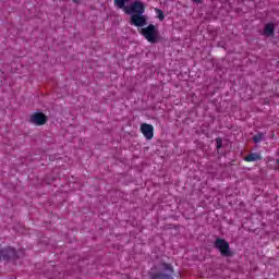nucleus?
I'll use <instances>...</instances> for the list:
<instances>
[{"label": "nucleus", "instance_id": "1a4fd4ad", "mask_svg": "<svg viewBox=\"0 0 279 279\" xmlns=\"http://www.w3.org/2000/svg\"><path fill=\"white\" fill-rule=\"evenodd\" d=\"M276 32V25H274V23H268L265 25V28H264V34L268 37H271L274 36Z\"/></svg>", "mask_w": 279, "mask_h": 279}, {"label": "nucleus", "instance_id": "6e6552de", "mask_svg": "<svg viewBox=\"0 0 279 279\" xmlns=\"http://www.w3.org/2000/svg\"><path fill=\"white\" fill-rule=\"evenodd\" d=\"M141 132L147 141H151V138H154V125L143 123L141 125Z\"/></svg>", "mask_w": 279, "mask_h": 279}, {"label": "nucleus", "instance_id": "2eb2a0df", "mask_svg": "<svg viewBox=\"0 0 279 279\" xmlns=\"http://www.w3.org/2000/svg\"><path fill=\"white\" fill-rule=\"evenodd\" d=\"M73 1V3H80V1L78 0H72Z\"/></svg>", "mask_w": 279, "mask_h": 279}, {"label": "nucleus", "instance_id": "9d476101", "mask_svg": "<svg viewBox=\"0 0 279 279\" xmlns=\"http://www.w3.org/2000/svg\"><path fill=\"white\" fill-rule=\"evenodd\" d=\"M260 159L262 157H260V154L258 153H251L246 157H244V160L246 162H256V160H260Z\"/></svg>", "mask_w": 279, "mask_h": 279}, {"label": "nucleus", "instance_id": "423d86ee", "mask_svg": "<svg viewBox=\"0 0 279 279\" xmlns=\"http://www.w3.org/2000/svg\"><path fill=\"white\" fill-rule=\"evenodd\" d=\"M47 121H49V119L43 112H35L29 119V122L33 123V125H45Z\"/></svg>", "mask_w": 279, "mask_h": 279}, {"label": "nucleus", "instance_id": "f03ea898", "mask_svg": "<svg viewBox=\"0 0 279 279\" xmlns=\"http://www.w3.org/2000/svg\"><path fill=\"white\" fill-rule=\"evenodd\" d=\"M140 34L144 36L148 43H151V45L158 43V38L160 37V32L154 24H149L147 27L142 28Z\"/></svg>", "mask_w": 279, "mask_h": 279}, {"label": "nucleus", "instance_id": "20e7f679", "mask_svg": "<svg viewBox=\"0 0 279 279\" xmlns=\"http://www.w3.org/2000/svg\"><path fill=\"white\" fill-rule=\"evenodd\" d=\"M159 272L151 275L150 279H173V266L167 263H160L158 265Z\"/></svg>", "mask_w": 279, "mask_h": 279}, {"label": "nucleus", "instance_id": "f8f14e48", "mask_svg": "<svg viewBox=\"0 0 279 279\" xmlns=\"http://www.w3.org/2000/svg\"><path fill=\"white\" fill-rule=\"evenodd\" d=\"M155 12H156L157 19H159V21H165V13L162 12V10L156 8Z\"/></svg>", "mask_w": 279, "mask_h": 279}, {"label": "nucleus", "instance_id": "7ed1b4c3", "mask_svg": "<svg viewBox=\"0 0 279 279\" xmlns=\"http://www.w3.org/2000/svg\"><path fill=\"white\" fill-rule=\"evenodd\" d=\"M214 247L218 250L225 258H232V256H234V252L230 250V243L225 239L217 238L214 242Z\"/></svg>", "mask_w": 279, "mask_h": 279}, {"label": "nucleus", "instance_id": "ddd939ff", "mask_svg": "<svg viewBox=\"0 0 279 279\" xmlns=\"http://www.w3.org/2000/svg\"><path fill=\"white\" fill-rule=\"evenodd\" d=\"M223 147V140L221 137L216 138V149H221Z\"/></svg>", "mask_w": 279, "mask_h": 279}, {"label": "nucleus", "instance_id": "f257e3e1", "mask_svg": "<svg viewBox=\"0 0 279 279\" xmlns=\"http://www.w3.org/2000/svg\"><path fill=\"white\" fill-rule=\"evenodd\" d=\"M128 1L132 0H114V5L120 10H123L129 16L145 14V3L143 1H134L130 5H125Z\"/></svg>", "mask_w": 279, "mask_h": 279}, {"label": "nucleus", "instance_id": "39448f33", "mask_svg": "<svg viewBox=\"0 0 279 279\" xmlns=\"http://www.w3.org/2000/svg\"><path fill=\"white\" fill-rule=\"evenodd\" d=\"M0 260H19V254L10 246L0 248Z\"/></svg>", "mask_w": 279, "mask_h": 279}, {"label": "nucleus", "instance_id": "dca6fc26", "mask_svg": "<svg viewBox=\"0 0 279 279\" xmlns=\"http://www.w3.org/2000/svg\"><path fill=\"white\" fill-rule=\"evenodd\" d=\"M277 165H278L277 169H278V171H279V159H277Z\"/></svg>", "mask_w": 279, "mask_h": 279}, {"label": "nucleus", "instance_id": "4468645a", "mask_svg": "<svg viewBox=\"0 0 279 279\" xmlns=\"http://www.w3.org/2000/svg\"><path fill=\"white\" fill-rule=\"evenodd\" d=\"M194 3H203V0H192Z\"/></svg>", "mask_w": 279, "mask_h": 279}, {"label": "nucleus", "instance_id": "0eeeda50", "mask_svg": "<svg viewBox=\"0 0 279 279\" xmlns=\"http://www.w3.org/2000/svg\"><path fill=\"white\" fill-rule=\"evenodd\" d=\"M130 23L135 27H145V25H147V16L143 14L131 15Z\"/></svg>", "mask_w": 279, "mask_h": 279}, {"label": "nucleus", "instance_id": "9b49d317", "mask_svg": "<svg viewBox=\"0 0 279 279\" xmlns=\"http://www.w3.org/2000/svg\"><path fill=\"white\" fill-rule=\"evenodd\" d=\"M263 138H265V134L258 133L255 136H253V143H260V141H263Z\"/></svg>", "mask_w": 279, "mask_h": 279}]
</instances>
